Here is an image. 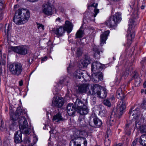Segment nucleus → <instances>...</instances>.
Returning a JSON list of instances; mask_svg holds the SVG:
<instances>
[{"label":"nucleus","instance_id":"nucleus-1","mask_svg":"<svg viewBox=\"0 0 146 146\" xmlns=\"http://www.w3.org/2000/svg\"><path fill=\"white\" fill-rule=\"evenodd\" d=\"M23 113L22 110L20 107H19L17 108L16 111V114L15 115L16 117L13 118V120H16L18 118L19 119V128L20 130L22 132H23L26 135H28L31 133V129L27 128L28 127V124L26 119L25 116H21L23 115Z\"/></svg>","mask_w":146,"mask_h":146},{"label":"nucleus","instance_id":"nucleus-2","mask_svg":"<svg viewBox=\"0 0 146 146\" xmlns=\"http://www.w3.org/2000/svg\"><path fill=\"white\" fill-rule=\"evenodd\" d=\"M30 16L29 10L23 8L19 9L15 12L13 21L17 25L24 24L28 21Z\"/></svg>","mask_w":146,"mask_h":146},{"label":"nucleus","instance_id":"nucleus-3","mask_svg":"<svg viewBox=\"0 0 146 146\" xmlns=\"http://www.w3.org/2000/svg\"><path fill=\"white\" fill-rule=\"evenodd\" d=\"M84 132L83 131L78 130L73 134L74 138L70 142V146H81V143L83 142L84 146H87V141L86 139L81 136L83 135Z\"/></svg>","mask_w":146,"mask_h":146},{"label":"nucleus","instance_id":"nucleus-4","mask_svg":"<svg viewBox=\"0 0 146 146\" xmlns=\"http://www.w3.org/2000/svg\"><path fill=\"white\" fill-rule=\"evenodd\" d=\"M136 24L135 21L132 19H130L129 27L126 35L127 41L126 45L127 47H129L134 39L135 35L134 29Z\"/></svg>","mask_w":146,"mask_h":146},{"label":"nucleus","instance_id":"nucleus-5","mask_svg":"<svg viewBox=\"0 0 146 146\" xmlns=\"http://www.w3.org/2000/svg\"><path fill=\"white\" fill-rule=\"evenodd\" d=\"M73 25L70 21H66L65 22L64 26H61L58 28L54 29L53 31L58 37L62 36L66 31L68 33H70L72 30Z\"/></svg>","mask_w":146,"mask_h":146},{"label":"nucleus","instance_id":"nucleus-6","mask_svg":"<svg viewBox=\"0 0 146 146\" xmlns=\"http://www.w3.org/2000/svg\"><path fill=\"white\" fill-rule=\"evenodd\" d=\"M91 86L92 92L89 90L88 93L90 94L95 95L96 93L97 95L100 98H104L106 97L107 92L105 88L101 90L102 87L97 84H91Z\"/></svg>","mask_w":146,"mask_h":146},{"label":"nucleus","instance_id":"nucleus-7","mask_svg":"<svg viewBox=\"0 0 146 146\" xmlns=\"http://www.w3.org/2000/svg\"><path fill=\"white\" fill-rule=\"evenodd\" d=\"M9 70L12 75L19 76L21 75L23 70L22 65L20 63H14L10 65Z\"/></svg>","mask_w":146,"mask_h":146},{"label":"nucleus","instance_id":"nucleus-8","mask_svg":"<svg viewBox=\"0 0 146 146\" xmlns=\"http://www.w3.org/2000/svg\"><path fill=\"white\" fill-rule=\"evenodd\" d=\"M28 47L25 45L19 46H11L9 47L8 51L9 52L13 51L21 55H25L28 52Z\"/></svg>","mask_w":146,"mask_h":146},{"label":"nucleus","instance_id":"nucleus-9","mask_svg":"<svg viewBox=\"0 0 146 146\" xmlns=\"http://www.w3.org/2000/svg\"><path fill=\"white\" fill-rule=\"evenodd\" d=\"M119 21V13H116L113 17H110L105 22V24L110 28L115 29Z\"/></svg>","mask_w":146,"mask_h":146},{"label":"nucleus","instance_id":"nucleus-10","mask_svg":"<svg viewBox=\"0 0 146 146\" xmlns=\"http://www.w3.org/2000/svg\"><path fill=\"white\" fill-rule=\"evenodd\" d=\"M131 114H132V115H135L133 116V118L135 119L136 124L144 119L145 118L143 116V115L140 114V110L139 108H137L131 111Z\"/></svg>","mask_w":146,"mask_h":146},{"label":"nucleus","instance_id":"nucleus-11","mask_svg":"<svg viewBox=\"0 0 146 146\" xmlns=\"http://www.w3.org/2000/svg\"><path fill=\"white\" fill-rule=\"evenodd\" d=\"M104 64L98 62H94L92 65L91 70L94 73L100 72L104 67Z\"/></svg>","mask_w":146,"mask_h":146},{"label":"nucleus","instance_id":"nucleus-12","mask_svg":"<svg viewBox=\"0 0 146 146\" xmlns=\"http://www.w3.org/2000/svg\"><path fill=\"white\" fill-rule=\"evenodd\" d=\"M121 97V102L119 106V115H122L124 112V110L126 108L125 102V96L124 94L122 92L121 93L119 94Z\"/></svg>","mask_w":146,"mask_h":146},{"label":"nucleus","instance_id":"nucleus-13","mask_svg":"<svg viewBox=\"0 0 146 146\" xmlns=\"http://www.w3.org/2000/svg\"><path fill=\"white\" fill-rule=\"evenodd\" d=\"M74 77L77 78L81 79L82 77L84 80H86L88 77L87 74L85 71L80 70H77L74 73Z\"/></svg>","mask_w":146,"mask_h":146},{"label":"nucleus","instance_id":"nucleus-14","mask_svg":"<svg viewBox=\"0 0 146 146\" xmlns=\"http://www.w3.org/2000/svg\"><path fill=\"white\" fill-rule=\"evenodd\" d=\"M54 9L49 4H46L44 5L42 9V12L47 15H52L54 12Z\"/></svg>","mask_w":146,"mask_h":146},{"label":"nucleus","instance_id":"nucleus-15","mask_svg":"<svg viewBox=\"0 0 146 146\" xmlns=\"http://www.w3.org/2000/svg\"><path fill=\"white\" fill-rule=\"evenodd\" d=\"M52 102L53 105L58 108H60L63 105L64 103V100L62 98H60L59 97H54Z\"/></svg>","mask_w":146,"mask_h":146},{"label":"nucleus","instance_id":"nucleus-16","mask_svg":"<svg viewBox=\"0 0 146 146\" xmlns=\"http://www.w3.org/2000/svg\"><path fill=\"white\" fill-rule=\"evenodd\" d=\"M76 109L73 104H69L67 106V111L69 116L74 115L76 112Z\"/></svg>","mask_w":146,"mask_h":146},{"label":"nucleus","instance_id":"nucleus-17","mask_svg":"<svg viewBox=\"0 0 146 146\" xmlns=\"http://www.w3.org/2000/svg\"><path fill=\"white\" fill-rule=\"evenodd\" d=\"M92 81L97 83L103 80V77L102 73L101 72L94 73L91 78Z\"/></svg>","mask_w":146,"mask_h":146},{"label":"nucleus","instance_id":"nucleus-18","mask_svg":"<svg viewBox=\"0 0 146 146\" xmlns=\"http://www.w3.org/2000/svg\"><path fill=\"white\" fill-rule=\"evenodd\" d=\"M75 104L76 106H77V108H78L87 106V102L86 100L84 99L81 100L77 98L76 100Z\"/></svg>","mask_w":146,"mask_h":146},{"label":"nucleus","instance_id":"nucleus-19","mask_svg":"<svg viewBox=\"0 0 146 146\" xmlns=\"http://www.w3.org/2000/svg\"><path fill=\"white\" fill-rule=\"evenodd\" d=\"M91 86V85L85 84L79 85L78 86V91L81 93H85L89 90V86ZM91 87V86H90Z\"/></svg>","mask_w":146,"mask_h":146},{"label":"nucleus","instance_id":"nucleus-20","mask_svg":"<svg viewBox=\"0 0 146 146\" xmlns=\"http://www.w3.org/2000/svg\"><path fill=\"white\" fill-rule=\"evenodd\" d=\"M98 5V3H91L90 5H89L88 6V9L89 10L91 9L92 7L94 8V13L93 15H92L94 17H96L97 14L99 13V9L97 8Z\"/></svg>","mask_w":146,"mask_h":146},{"label":"nucleus","instance_id":"nucleus-21","mask_svg":"<svg viewBox=\"0 0 146 146\" xmlns=\"http://www.w3.org/2000/svg\"><path fill=\"white\" fill-rule=\"evenodd\" d=\"M102 33L100 36L101 44H103L105 42L107 39L108 36H109L110 33V31L109 30H107L104 32H102Z\"/></svg>","mask_w":146,"mask_h":146},{"label":"nucleus","instance_id":"nucleus-22","mask_svg":"<svg viewBox=\"0 0 146 146\" xmlns=\"http://www.w3.org/2000/svg\"><path fill=\"white\" fill-rule=\"evenodd\" d=\"M77 109L76 111L77 112L82 115L87 114L89 111L88 109L86 106H84L82 107H79L77 108Z\"/></svg>","mask_w":146,"mask_h":146},{"label":"nucleus","instance_id":"nucleus-23","mask_svg":"<svg viewBox=\"0 0 146 146\" xmlns=\"http://www.w3.org/2000/svg\"><path fill=\"white\" fill-rule=\"evenodd\" d=\"M93 50L94 52V57L96 59H99L101 52H102L100 47L98 46H94Z\"/></svg>","mask_w":146,"mask_h":146},{"label":"nucleus","instance_id":"nucleus-24","mask_svg":"<svg viewBox=\"0 0 146 146\" xmlns=\"http://www.w3.org/2000/svg\"><path fill=\"white\" fill-rule=\"evenodd\" d=\"M21 131H18L15 134L14 141L16 143H21L22 141Z\"/></svg>","mask_w":146,"mask_h":146},{"label":"nucleus","instance_id":"nucleus-25","mask_svg":"<svg viewBox=\"0 0 146 146\" xmlns=\"http://www.w3.org/2000/svg\"><path fill=\"white\" fill-rule=\"evenodd\" d=\"M63 119L60 113L58 112L53 116L52 120L55 122H58Z\"/></svg>","mask_w":146,"mask_h":146},{"label":"nucleus","instance_id":"nucleus-26","mask_svg":"<svg viewBox=\"0 0 146 146\" xmlns=\"http://www.w3.org/2000/svg\"><path fill=\"white\" fill-rule=\"evenodd\" d=\"M94 124V127H100L102 124V121L98 118L95 117L93 120Z\"/></svg>","mask_w":146,"mask_h":146},{"label":"nucleus","instance_id":"nucleus-27","mask_svg":"<svg viewBox=\"0 0 146 146\" xmlns=\"http://www.w3.org/2000/svg\"><path fill=\"white\" fill-rule=\"evenodd\" d=\"M139 142L141 145L146 146V135H142L139 139Z\"/></svg>","mask_w":146,"mask_h":146},{"label":"nucleus","instance_id":"nucleus-28","mask_svg":"<svg viewBox=\"0 0 146 146\" xmlns=\"http://www.w3.org/2000/svg\"><path fill=\"white\" fill-rule=\"evenodd\" d=\"M133 126H131L129 124L126 125L125 128V131L126 134L129 135L131 134V129L132 128Z\"/></svg>","mask_w":146,"mask_h":146},{"label":"nucleus","instance_id":"nucleus-29","mask_svg":"<svg viewBox=\"0 0 146 146\" xmlns=\"http://www.w3.org/2000/svg\"><path fill=\"white\" fill-rule=\"evenodd\" d=\"M84 36L83 31L80 29L77 31L76 34V38H81L83 37Z\"/></svg>","mask_w":146,"mask_h":146},{"label":"nucleus","instance_id":"nucleus-30","mask_svg":"<svg viewBox=\"0 0 146 146\" xmlns=\"http://www.w3.org/2000/svg\"><path fill=\"white\" fill-rule=\"evenodd\" d=\"M139 13L137 10H135L132 15V16L133 19H136L138 17Z\"/></svg>","mask_w":146,"mask_h":146},{"label":"nucleus","instance_id":"nucleus-31","mask_svg":"<svg viewBox=\"0 0 146 146\" xmlns=\"http://www.w3.org/2000/svg\"><path fill=\"white\" fill-rule=\"evenodd\" d=\"M103 103L105 105L108 107H110L111 106V104L109 100L108 99L105 100L103 102Z\"/></svg>","mask_w":146,"mask_h":146},{"label":"nucleus","instance_id":"nucleus-32","mask_svg":"<svg viewBox=\"0 0 146 146\" xmlns=\"http://www.w3.org/2000/svg\"><path fill=\"white\" fill-rule=\"evenodd\" d=\"M78 122L81 126H82L84 123V119L82 116L79 117L78 119Z\"/></svg>","mask_w":146,"mask_h":146},{"label":"nucleus","instance_id":"nucleus-33","mask_svg":"<svg viewBox=\"0 0 146 146\" xmlns=\"http://www.w3.org/2000/svg\"><path fill=\"white\" fill-rule=\"evenodd\" d=\"M106 113V111L105 108L103 107H101V110L100 111H99V114L101 115H104L103 114H102V113H103L104 114Z\"/></svg>","mask_w":146,"mask_h":146},{"label":"nucleus","instance_id":"nucleus-34","mask_svg":"<svg viewBox=\"0 0 146 146\" xmlns=\"http://www.w3.org/2000/svg\"><path fill=\"white\" fill-rule=\"evenodd\" d=\"M68 83V81H66L65 79H63L62 80H60L59 82V84H63V85H66Z\"/></svg>","mask_w":146,"mask_h":146},{"label":"nucleus","instance_id":"nucleus-35","mask_svg":"<svg viewBox=\"0 0 146 146\" xmlns=\"http://www.w3.org/2000/svg\"><path fill=\"white\" fill-rule=\"evenodd\" d=\"M141 131L143 133H146V125H143L140 128Z\"/></svg>","mask_w":146,"mask_h":146},{"label":"nucleus","instance_id":"nucleus-36","mask_svg":"<svg viewBox=\"0 0 146 146\" xmlns=\"http://www.w3.org/2000/svg\"><path fill=\"white\" fill-rule=\"evenodd\" d=\"M24 141L26 143H30L31 141L29 137H27L24 139Z\"/></svg>","mask_w":146,"mask_h":146},{"label":"nucleus","instance_id":"nucleus-37","mask_svg":"<svg viewBox=\"0 0 146 146\" xmlns=\"http://www.w3.org/2000/svg\"><path fill=\"white\" fill-rule=\"evenodd\" d=\"M107 135L106 136L105 138H108L109 136L111 135V130L110 129H108L107 131Z\"/></svg>","mask_w":146,"mask_h":146},{"label":"nucleus","instance_id":"nucleus-38","mask_svg":"<svg viewBox=\"0 0 146 146\" xmlns=\"http://www.w3.org/2000/svg\"><path fill=\"white\" fill-rule=\"evenodd\" d=\"M2 7H0V21L3 18V13Z\"/></svg>","mask_w":146,"mask_h":146},{"label":"nucleus","instance_id":"nucleus-39","mask_svg":"<svg viewBox=\"0 0 146 146\" xmlns=\"http://www.w3.org/2000/svg\"><path fill=\"white\" fill-rule=\"evenodd\" d=\"M37 24V25H38L37 28L38 29H42L43 30H44V26L42 24Z\"/></svg>","mask_w":146,"mask_h":146},{"label":"nucleus","instance_id":"nucleus-40","mask_svg":"<svg viewBox=\"0 0 146 146\" xmlns=\"http://www.w3.org/2000/svg\"><path fill=\"white\" fill-rule=\"evenodd\" d=\"M72 68V67L70 64L69 65V67L67 68V70L68 73H70L71 71Z\"/></svg>","mask_w":146,"mask_h":146},{"label":"nucleus","instance_id":"nucleus-41","mask_svg":"<svg viewBox=\"0 0 146 146\" xmlns=\"http://www.w3.org/2000/svg\"><path fill=\"white\" fill-rule=\"evenodd\" d=\"M38 141V138L36 137H33V141L34 142L33 144L32 145H33L34 144H35Z\"/></svg>","mask_w":146,"mask_h":146},{"label":"nucleus","instance_id":"nucleus-42","mask_svg":"<svg viewBox=\"0 0 146 146\" xmlns=\"http://www.w3.org/2000/svg\"><path fill=\"white\" fill-rule=\"evenodd\" d=\"M109 123V125L110 126H112L113 124V120L112 119L111 117L109 121L108 122Z\"/></svg>","mask_w":146,"mask_h":146},{"label":"nucleus","instance_id":"nucleus-43","mask_svg":"<svg viewBox=\"0 0 146 146\" xmlns=\"http://www.w3.org/2000/svg\"><path fill=\"white\" fill-rule=\"evenodd\" d=\"M141 106L143 108H146V102H143L141 105Z\"/></svg>","mask_w":146,"mask_h":146},{"label":"nucleus","instance_id":"nucleus-44","mask_svg":"<svg viewBox=\"0 0 146 146\" xmlns=\"http://www.w3.org/2000/svg\"><path fill=\"white\" fill-rule=\"evenodd\" d=\"M23 84V82L22 80H21L19 81V84L20 86H21Z\"/></svg>","mask_w":146,"mask_h":146},{"label":"nucleus","instance_id":"nucleus-45","mask_svg":"<svg viewBox=\"0 0 146 146\" xmlns=\"http://www.w3.org/2000/svg\"><path fill=\"white\" fill-rule=\"evenodd\" d=\"M96 97H94L93 98V100H92V102H93V104H95L96 103Z\"/></svg>","mask_w":146,"mask_h":146},{"label":"nucleus","instance_id":"nucleus-46","mask_svg":"<svg viewBox=\"0 0 146 146\" xmlns=\"http://www.w3.org/2000/svg\"><path fill=\"white\" fill-rule=\"evenodd\" d=\"M5 129V128L3 127V126L2 124L1 125V128H0L1 130V131H3Z\"/></svg>","mask_w":146,"mask_h":146},{"label":"nucleus","instance_id":"nucleus-47","mask_svg":"<svg viewBox=\"0 0 146 146\" xmlns=\"http://www.w3.org/2000/svg\"><path fill=\"white\" fill-rule=\"evenodd\" d=\"M2 55V53L1 51H0V64L1 62V57Z\"/></svg>","mask_w":146,"mask_h":146},{"label":"nucleus","instance_id":"nucleus-48","mask_svg":"<svg viewBox=\"0 0 146 146\" xmlns=\"http://www.w3.org/2000/svg\"><path fill=\"white\" fill-rule=\"evenodd\" d=\"M60 18L59 17H58L56 19V21L57 22L58 21L59 22H60Z\"/></svg>","mask_w":146,"mask_h":146},{"label":"nucleus","instance_id":"nucleus-49","mask_svg":"<svg viewBox=\"0 0 146 146\" xmlns=\"http://www.w3.org/2000/svg\"><path fill=\"white\" fill-rule=\"evenodd\" d=\"M136 144V142L135 141H133L131 146H135Z\"/></svg>","mask_w":146,"mask_h":146},{"label":"nucleus","instance_id":"nucleus-50","mask_svg":"<svg viewBox=\"0 0 146 146\" xmlns=\"http://www.w3.org/2000/svg\"><path fill=\"white\" fill-rule=\"evenodd\" d=\"M9 31H10L9 27L8 26L7 27V34L8 35H9Z\"/></svg>","mask_w":146,"mask_h":146},{"label":"nucleus","instance_id":"nucleus-51","mask_svg":"<svg viewBox=\"0 0 146 146\" xmlns=\"http://www.w3.org/2000/svg\"><path fill=\"white\" fill-rule=\"evenodd\" d=\"M86 63L85 64H89L90 62L89 61L87 60H84V62L85 63L86 62Z\"/></svg>","mask_w":146,"mask_h":146},{"label":"nucleus","instance_id":"nucleus-52","mask_svg":"<svg viewBox=\"0 0 146 146\" xmlns=\"http://www.w3.org/2000/svg\"><path fill=\"white\" fill-rule=\"evenodd\" d=\"M28 1H30L32 2H35L37 1L38 0H27Z\"/></svg>","mask_w":146,"mask_h":146},{"label":"nucleus","instance_id":"nucleus-53","mask_svg":"<svg viewBox=\"0 0 146 146\" xmlns=\"http://www.w3.org/2000/svg\"><path fill=\"white\" fill-rule=\"evenodd\" d=\"M47 59V57L46 56H45L42 58V60L43 61H45Z\"/></svg>","mask_w":146,"mask_h":146},{"label":"nucleus","instance_id":"nucleus-54","mask_svg":"<svg viewBox=\"0 0 146 146\" xmlns=\"http://www.w3.org/2000/svg\"><path fill=\"white\" fill-rule=\"evenodd\" d=\"M143 85L144 87L145 88L146 87V81L144 82Z\"/></svg>","mask_w":146,"mask_h":146},{"label":"nucleus","instance_id":"nucleus-55","mask_svg":"<svg viewBox=\"0 0 146 146\" xmlns=\"http://www.w3.org/2000/svg\"><path fill=\"white\" fill-rule=\"evenodd\" d=\"M6 57V54H3V58L4 59H5Z\"/></svg>","mask_w":146,"mask_h":146},{"label":"nucleus","instance_id":"nucleus-56","mask_svg":"<svg viewBox=\"0 0 146 146\" xmlns=\"http://www.w3.org/2000/svg\"><path fill=\"white\" fill-rule=\"evenodd\" d=\"M77 54L79 55H80L81 54V52H79L78 50L77 51Z\"/></svg>","mask_w":146,"mask_h":146},{"label":"nucleus","instance_id":"nucleus-57","mask_svg":"<svg viewBox=\"0 0 146 146\" xmlns=\"http://www.w3.org/2000/svg\"><path fill=\"white\" fill-rule=\"evenodd\" d=\"M120 15H121L119 13V22L120 21H121L122 20V19L121 17H120Z\"/></svg>","mask_w":146,"mask_h":146},{"label":"nucleus","instance_id":"nucleus-58","mask_svg":"<svg viewBox=\"0 0 146 146\" xmlns=\"http://www.w3.org/2000/svg\"><path fill=\"white\" fill-rule=\"evenodd\" d=\"M144 8V6L142 5L141 7V9H143Z\"/></svg>","mask_w":146,"mask_h":146},{"label":"nucleus","instance_id":"nucleus-59","mask_svg":"<svg viewBox=\"0 0 146 146\" xmlns=\"http://www.w3.org/2000/svg\"><path fill=\"white\" fill-rule=\"evenodd\" d=\"M144 92V90L142 89V90H141V93H143Z\"/></svg>","mask_w":146,"mask_h":146},{"label":"nucleus","instance_id":"nucleus-60","mask_svg":"<svg viewBox=\"0 0 146 146\" xmlns=\"http://www.w3.org/2000/svg\"><path fill=\"white\" fill-rule=\"evenodd\" d=\"M113 146H119V145L118 144H116L115 145H114Z\"/></svg>","mask_w":146,"mask_h":146},{"label":"nucleus","instance_id":"nucleus-61","mask_svg":"<svg viewBox=\"0 0 146 146\" xmlns=\"http://www.w3.org/2000/svg\"><path fill=\"white\" fill-rule=\"evenodd\" d=\"M2 71L0 69V74L1 73Z\"/></svg>","mask_w":146,"mask_h":146},{"label":"nucleus","instance_id":"nucleus-62","mask_svg":"<svg viewBox=\"0 0 146 146\" xmlns=\"http://www.w3.org/2000/svg\"><path fill=\"white\" fill-rule=\"evenodd\" d=\"M123 144H121V145H119V146H123Z\"/></svg>","mask_w":146,"mask_h":146},{"label":"nucleus","instance_id":"nucleus-63","mask_svg":"<svg viewBox=\"0 0 146 146\" xmlns=\"http://www.w3.org/2000/svg\"><path fill=\"white\" fill-rule=\"evenodd\" d=\"M118 0H113V1H118Z\"/></svg>","mask_w":146,"mask_h":146},{"label":"nucleus","instance_id":"nucleus-64","mask_svg":"<svg viewBox=\"0 0 146 146\" xmlns=\"http://www.w3.org/2000/svg\"><path fill=\"white\" fill-rule=\"evenodd\" d=\"M143 60L141 62V63H142L143 62Z\"/></svg>","mask_w":146,"mask_h":146}]
</instances>
